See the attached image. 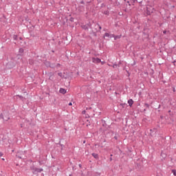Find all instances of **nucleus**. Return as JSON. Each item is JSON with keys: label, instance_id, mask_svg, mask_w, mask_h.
I'll return each mask as SVG.
<instances>
[{"label": "nucleus", "instance_id": "f257e3e1", "mask_svg": "<svg viewBox=\"0 0 176 176\" xmlns=\"http://www.w3.org/2000/svg\"><path fill=\"white\" fill-rule=\"evenodd\" d=\"M1 116H3V119L6 122H8V120L10 119V117H9V113H3V114H1Z\"/></svg>", "mask_w": 176, "mask_h": 176}, {"label": "nucleus", "instance_id": "f03ea898", "mask_svg": "<svg viewBox=\"0 0 176 176\" xmlns=\"http://www.w3.org/2000/svg\"><path fill=\"white\" fill-rule=\"evenodd\" d=\"M146 12H147V14H151V13H153V8L148 6L146 8Z\"/></svg>", "mask_w": 176, "mask_h": 176}, {"label": "nucleus", "instance_id": "7ed1b4c3", "mask_svg": "<svg viewBox=\"0 0 176 176\" xmlns=\"http://www.w3.org/2000/svg\"><path fill=\"white\" fill-rule=\"evenodd\" d=\"M92 63H94L95 64H98L101 63V59L98 58H92Z\"/></svg>", "mask_w": 176, "mask_h": 176}, {"label": "nucleus", "instance_id": "20e7f679", "mask_svg": "<svg viewBox=\"0 0 176 176\" xmlns=\"http://www.w3.org/2000/svg\"><path fill=\"white\" fill-rule=\"evenodd\" d=\"M110 38H114L115 41H116V39H120V38H122V35L115 36L113 34H111Z\"/></svg>", "mask_w": 176, "mask_h": 176}, {"label": "nucleus", "instance_id": "39448f33", "mask_svg": "<svg viewBox=\"0 0 176 176\" xmlns=\"http://www.w3.org/2000/svg\"><path fill=\"white\" fill-rule=\"evenodd\" d=\"M59 93H61V94H65V93H67V91L64 88H60L59 90Z\"/></svg>", "mask_w": 176, "mask_h": 176}, {"label": "nucleus", "instance_id": "423d86ee", "mask_svg": "<svg viewBox=\"0 0 176 176\" xmlns=\"http://www.w3.org/2000/svg\"><path fill=\"white\" fill-rule=\"evenodd\" d=\"M41 171H43V169L42 168H35L34 170V173H41Z\"/></svg>", "mask_w": 176, "mask_h": 176}, {"label": "nucleus", "instance_id": "0eeeda50", "mask_svg": "<svg viewBox=\"0 0 176 176\" xmlns=\"http://www.w3.org/2000/svg\"><path fill=\"white\" fill-rule=\"evenodd\" d=\"M128 104H129L130 107H131L133 105V104H134V101L133 100V99L129 100Z\"/></svg>", "mask_w": 176, "mask_h": 176}, {"label": "nucleus", "instance_id": "6e6552de", "mask_svg": "<svg viewBox=\"0 0 176 176\" xmlns=\"http://www.w3.org/2000/svg\"><path fill=\"white\" fill-rule=\"evenodd\" d=\"M92 156H93L95 159H98V154L92 153Z\"/></svg>", "mask_w": 176, "mask_h": 176}, {"label": "nucleus", "instance_id": "1a4fd4ad", "mask_svg": "<svg viewBox=\"0 0 176 176\" xmlns=\"http://www.w3.org/2000/svg\"><path fill=\"white\" fill-rule=\"evenodd\" d=\"M172 173H173V175L176 176V170L175 169H173Z\"/></svg>", "mask_w": 176, "mask_h": 176}, {"label": "nucleus", "instance_id": "9d476101", "mask_svg": "<svg viewBox=\"0 0 176 176\" xmlns=\"http://www.w3.org/2000/svg\"><path fill=\"white\" fill-rule=\"evenodd\" d=\"M19 53L21 54L24 53V50L23 48L19 49Z\"/></svg>", "mask_w": 176, "mask_h": 176}, {"label": "nucleus", "instance_id": "9b49d317", "mask_svg": "<svg viewBox=\"0 0 176 176\" xmlns=\"http://www.w3.org/2000/svg\"><path fill=\"white\" fill-rule=\"evenodd\" d=\"M112 35H109V33H105L104 34V36H107V37H109V36H111Z\"/></svg>", "mask_w": 176, "mask_h": 176}, {"label": "nucleus", "instance_id": "f8f14e48", "mask_svg": "<svg viewBox=\"0 0 176 176\" xmlns=\"http://www.w3.org/2000/svg\"><path fill=\"white\" fill-rule=\"evenodd\" d=\"M58 76L61 77H63V73H58Z\"/></svg>", "mask_w": 176, "mask_h": 176}, {"label": "nucleus", "instance_id": "ddd939ff", "mask_svg": "<svg viewBox=\"0 0 176 176\" xmlns=\"http://www.w3.org/2000/svg\"><path fill=\"white\" fill-rule=\"evenodd\" d=\"M101 64H102V65H104V64H105V62L102 61V62H101Z\"/></svg>", "mask_w": 176, "mask_h": 176}, {"label": "nucleus", "instance_id": "4468645a", "mask_svg": "<svg viewBox=\"0 0 176 176\" xmlns=\"http://www.w3.org/2000/svg\"><path fill=\"white\" fill-rule=\"evenodd\" d=\"M82 114L86 113V111H82Z\"/></svg>", "mask_w": 176, "mask_h": 176}, {"label": "nucleus", "instance_id": "2eb2a0df", "mask_svg": "<svg viewBox=\"0 0 176 176\" xmlns=\"http://www.w3.org/2000/svg\"><path fill=\"white\" fill-rule=\"evenodd\" d=\"M166 32H166V30H164V31L163 32L164 34H166Z\"/></svg>", "mask_w": 176, "mask_h": 176}, {"label": "nucleus", "instance_id": "dca6fc26", "mask_svg": "<svg viewBox=\"0 0 176 176\" xmlns=\"http://www.w3.org/2000/svg\"><path fill=\"white\" fill-rule=\"evenodd\" d=\"M69 106L72 105V102H69Z\"/></svg>", "mask_w": 176, "mask_h": 176}, {"label": "nucleus", "instance_id": "f3484780", "mask_svg": "<svg viewBox=\"0 0 176 176\" xmlns=\"http://www.w3.org/2000/svg\"><path fill=\"white\" fill-rule=\"evenodd\" d=\"M16 36H14V39H16Z\"/></svg>", "mask_w": 176, "mask_h": 176}, {"label": "nucleus", "instance_id": "a211bd4d", "mask_svg": "<svg viewBox=\"0 0 176 176\" xmlns=\"http://www.w3.org/2000/svg\"><path fill=\"white\" fill-rule=\"evenodd\" d=\"M86 142V141H84V144Z\"/></svg>", "mask_w": 176, "mask_h": 176}, {"label": "nucleus", "instance_id": "6ab92c4d", "mask_svg": "<svg viewBox=\"0 0 176 176\" xmlns=\"http://www.w3.org/2000/svg\"><path fill=\"white\" fill-rule=\"evenodd\" d=\"M2 160H5V159L3 158Z\"/></svg>", "mask_w": 176, "mask_h": 176}]
</instances>
